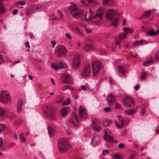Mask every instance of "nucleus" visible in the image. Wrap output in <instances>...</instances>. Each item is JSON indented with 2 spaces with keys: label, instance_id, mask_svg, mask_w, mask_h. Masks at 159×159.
<instances>
[{
  "label": "nucleus",
  "instance_id": "obj_1",
  "mask_svg": "<svg viewBox=\"0 0 159 159\" xmlns=\"http://www.w3.org/2000/svg\"><path fill=\"white\" fill-rule=\"evenodd\" d=\"M66 52L67 50L66 48L64 46L61 45L57 46L54 50L55 55L58 57L65 56Z\"/></svg>",
  "mask_w": 159,
  "mask_h": 159
},
{
  "label": "nucleus",
  "instance_id": "obj_2",
  "mask_svg": "<svg viewBox=\"0 0 159 159\" xmlns=\"http://www.w3.org/2000/svg\"><path fill=\"white\" fill-rule=\"evenodd\" d=\"M102 66L101 63L99 61H95L92 63V71L93 76H97L100 72Z\"/></svg>",
  "mask_w": 159,
  "mask_h": 159
},
{
  "label": "nucleus",
  "instance_id": "obj_3",
  "mask_svg": "<svg viewBox=\"0 0 159 159\" xmlns=\"http://www.w3.org/2000/svg\"><path fill=\"white\" fill-rule=\"evenodd\" d=\"M67 142L64 139H61L59 140L57 147L58 150L60 152L64 153L67 150Z\"/></svg>",
  "mask_w": 159,
  "mask_h": 159
},
{
  "label": "nucleus",
  "instance_id": "obj_4",
  "mask_svg": "<svg viewBox=\"0 0 159 159\" xmlns=\"http://www.w3.org/2000/svg\"><path fill=\"white\" fill-rule=\"evenodd\" d=\"M46 111L50 115L52 120H55L56 119V116L54 114V109L49 104L46 105Z\"/></svg>",
  "mask_w": 159,
  "mask_h": 159
},
{
  "label": "nucleus",
  "instance_id": "obj_5",
  "mask_svg": "<svg viewBox=\"0 0 159 159\" xmlns=\"http://www.w3.org/2000/svg\"><path fill=\"white\" fill-rule=\"evenodd\" d=\"M80 56L79 54H76L73 59L72 66L75 69H78L80 66Z\"/></svg>",
  "mask_w": 159,
  "mask_h": 159
},
{
  "label": "nucleus",
  "instance_id": "obj_6",
  "mask_svg": "<svg viewBox=\"0 0 159 159\" xmlns=\"http://www.w3.org/2000/svg\"><path fill=\"white\" fill-rule=\"evenodd\" d=\"M123 104L127 107H133L135 104V102L130 97H127L122 101Z\"/></svg>",
  "mask_w": 159,
  "mask_h": 159
},
{
  "label": "nucleus",
  "instance_id": "obj_7",
  "mask_svg": "<svg viewBox=\"0 0 159 159\" xmlns=\"http://www.w3.org/2000/svg\"><path fill=\"white\" fill-rule=\"evenodd\" d=\"M11 100L10 94L6 92H1L0 96V101L2 102H7Z\"/></svg>",
  "mask_w": 159,
  "mask_h": 159
},
{
  "label": "nucleus",
  "instance_id": "obj_8",
  "mask_svg": "<svg viewBox=\"0 0 159 159\" xmlns=\"http://www.w3.org/2000/svg\"><path fill=\"white\" fill-rule=\"evenodd\" d=\"M68 122L70 124H73L75 126L77 125L79 123V120L77 115L76 113H74L68 120Z\"/></svg>",
  "mask_w": 159,
  "mask_h": 159
},
{
  "label": "nucleus",
  "instance_id": "obj_9",
  "mask_svg": "<svg viewBox=\"0 0 159 159\" xmlns=\"http://www.w3.org/2000/svg\"><path fill=\"white\" fill-rule=\"evenodd\" d=\"M62 79L64 84H70L72 82V79L70 75L68 73L63 74Z\"/></svg>",
  "mask_w": 159,
  "mask_h": 159
},
{
  "label": "nucleus",
  "instance_id": "obj_10",
  "mask_svg": "<svg viewBox=\"0 0 159 159\" xmlns=\"http://www.w3.org/2000/svg\"><path fill=\"white\" fill-rule=\"evenodd\" d=\"M105 12V9L104 8L100 7L96 11V14L93 16V18H96L97 16H98L100 19H102L103 15Z\"/></svg>",
  "mask_w": 159,
  "mask_h": 159
},
{
  "label": "nucleus",
  "instance_id": "obj_11",
  "mask_svg": "<svg viewBox=\"0 0 159 159\" xmlns=\"http://www.w3.org/2000/svg\"><path fill=\"white\" fill-rule=\"evenodd\" d=\"M117 117L118 118L119 120L121 122V123L119 125L118 122H115L116 126L118 128L121 129L125 125L123 118L121 116H118Z\"/></svg>",
  "mask_w": 159,
  "mask_h": 159
},
{
  "label": "nucleus",
  "instance_id": "obj_12",
  "mask_svg": "<svg viewBox=\"0 0 159 159\" xmlns=\"http://www.w3.org/2000/svg\"><path fill=\"white\" fill-rule=\"evenodd\" d=\"M91 66L88 65L85 66L83 70L82 74L83 76H88L89 75L90 73Z\"/></svg>",
  "mask_w": 159,
  "mask_h": 159
},
{
  "label": "nucleus",
  "instance_id": "obj_13",
  "mask_svg": "<svg viewBox=\"0 0 159 159\" xmlns=\"http://www.w3.org/2000/svg\"><path fill=\"white\" fill-rule=\"evenodd\" d=\"M89 11L87 12L86 11L85 15V20L86 21H89L92 19L95 18L93 17V16H92L93 12L91 9L90 8H89Z\"/></svg>",
  "mask_w": 159,
  "mask_h": 159
},
{
  "label": "nucleus",
  "instance_id": "obj_14",
  "mask_svg": "<svg viewBox=\"0 0 159 159\" xmlns=\"http://www.w3.org/2000/svg\"><path fill=\"white\" fill-rule=\"evenodd\" d=\"M70 4L71 5L68 6L67 8L72 14L74 11L78 10V8L75 3L71 2Z\"/></svg>",
  "mask_w": 159,
  "mask_h": 159
},
{
  "label": "nucleus",
  "instance_id": "obj_15",
  "mask_svg": "<svg viewBox=\"0 0 159 159\" xmlns=\"http://www.w3.org/2000/svg\"><path fill=\"white\" fill-rule=\"evenodd\" d=\"M70 111V108L69 107H67L62 108L60 112L61 115L63 117H65Z\"/></svg>",
  "mask_w": 159,
  "mask_h": 159
},
{
  "label": "nucleus",
  "instance_id": "obj_16",
  "mask_svg": "<svg viewBox=\"0 0 159 159\" xmlns=\"http://www.w3.org/2000/svg\"><path fill=\"white\" fill-rule=\"evenodd\" d=\"M87 111L84 108L83 106H80L79 107V114L81 119L83 118V116L86 115Z\"/></svg>",
  "mask_w": 159,
  "mask_h": 159
},
{
  "label": "nucleus",
  "instance_id": "obj_17",
  "mask_svg": "<svg viewBox=\"0 0 159 159\" xmlns=\"http://www.w3.org/2000/svg\"><path fill=\"white\" fill-rule=\"evenodd\" d=\"M116 99L115 96L111 94H109L107 98V100L109 105H111L114 102Z\"/></svg>",
  "mask_w": 159,
  "mask_h": 159
},
{
  "label": "nucleus",
  "instance_id": "obj_18",
  "mask_svg": "<svg viewBox=\"0 0 159 159\" xmlns=\"http://www.w3.org/2000/svg\"><path fill=\"white\" fill-rule=\"evenodd\" d=\"M91 126L93 129L95 131H99L101 129V126L94 122L93 120H92Z\"/></svg>",
  "mask_w": 159,
  "mask_h": 159
},
{
  "label": "nucleus",
  "instance_id": "obj_19",
  "mask_svg": "<svg viewBox=\"0 0 159 159\" xmlns=\"http://www.w3.org/2000/svg\"><path fill=\"white\" fill-rule=\"evenodd\" d=\"M147 34L150 36H155L159 34V30H157L155 31L154 29H152L148 30Z\"/></svg>",
  "mask_w": 159,
  "mask_h": 159
},
{
  "label": "nucleus",
  "instance_id": "obj_20",
  "mask_svg": "<svg viewBox=\"0 0 159 159\" xmlns=\"http://www.w3.org/2000/svg\"><path fill=\"white\" fill-rule=\"evenodd\" d=\"M148 43L147 41L144 40H142L140 41H136L134 42L132 44L134 46H138L146 44Z\"/></svg>",
  "mask_w": 159,
  "mask_h": 159
},
{
  "label": "nucleus",
  "instance_id": "obj_21",
  "mask_svg": "<svg viewBox=\"0 0 159 159\" xmlns=\"http://www.w3.org/2000/svg\"><path fill=\"white\" fill-rule=\"evenodd\" d=\"M115 14V11L113 10H110L107 12L106 16L107 19H109L113 17Z\"/></svg>",
  "mask_w": 159,
  "mask_h": 159
},
{
  "label": "nucleus",
  "instance_id": "obj_22",
  "mask_svg": "<svg viewBox=\"0 0 159 159\" xmlns=\"http://www.w3.org/2000/svg\"><path fill=\"white\" fill-rule=\"evenodd\" d=\"M154 62V61L153 57H151L148 58L147 61L144 62L143 63V65L144 66H147L152 64Z\"/></svg>",
  "mask_w": 159,
  "mask_h": 159
},
{
  "label": "nucleus",
  "instance_id": "obj_23",
  "mask_svg": "<svg viewBox=\"0 0 159 159\" xmlns=\"http://www.w3.org/2000/svg\"><path fill=\"white\" fill-rule=\"evenodd\" d=\"M48 134L50 137L53 136L55 134V130L52 127L48 126Z\"/></svg>",
  "mask_w": 159,
  "mask_h": 159
},
{
  "label": "nucleus",
  "instance_id": "obj_24",
  "mask_svg": "<svg viewBox=\"0 0 159 159\" xmlns=\"http://www.w3.org/2000/svg\"><path fill=\"white\" fill-rule=\"evenodd\" d=\"M104 139L105 140L107 141L111 142L113 140L114 137L112 136L105 133L104 136Z\"/></svg>",
  "mask_w": 159,
  "mask_h": 159
},
{
  "label": "nucleus",
  "instance_id": "obj_25",
  "mask_svg": "<svg viewBox=\"0 0 159 159\" xmlns=\"http://www.w3.org/2000/svg\"><path fill=\"white\" fill-rule=\"evenodd\" d=\"M137 111V108H134L131 109H127L125 111V113L129 115H132L135 113Z\"/></svg>",
  "mask_w": 159,
  "mask_h": 159
},
{
  "label": "nucleus",
  "instance_id": "obj_26",
  "mask_svg": "<svg viewBox=\"0 0 159 159\" xmlns=\"http://www.w3.org/2000/svg\"><path fill=\"white\" fill-rule=\"evenodd\" d=\"M118 23L119 20L118 19H113L111 20V24L114 27L118 25Z\"/></svg>",
  "mask_w": 159,
  "mask_h": 159
},
{
  "label": "nucleus",
  "instance_id": "obj_27",
  "mask_svg": "<svg viewBox=\"0 0 159 159\" xmlns=\"http://www.w3.org/2000/svg\"><path fill=\"white\" fill-rule=\"evenodd\" d=\"M23 102L21 100L19 101L17 103V108L18 112H20L21 111L22 108L21 107V106L23 104Z\"/></svg>",
  "mask_w": 159,
  "mask_h": 159
},
{
  "label": "nucleus",
  "instance_id": "obj_28",
  "mask_svg": "<svg viewBox=\"0 0 159 159\" xmlns=\"http://www.w3.org/2000/svg\"><path fill=\"white\" fill-rule=\"evenodd\" d=\"M123 30L124 31V32L127 35L128 33H132L133 32V30L130 28H128L126 27H124Z\"/></svg>",
  "mask_w": 159,
  "mask_h": 159
},
{
  "label": "nucleus",
  "instance_id": "obj_29",
  "mask_svg": "<svg viewBox=\"0 0 159 159\" xmlns=\"http://www.w3.org/2000/svg\"><path fill=\"white\" fill-rule=\"evenodd\" d=\"M38 8L37 7V5H34L33 6H31L30 7L29 10H28V13H31L33 11L37 9H38Z\"/></svg>",
  "mask_w": 159,
  "mask_h": 159
},
{
  "label": "nucleus",
  "instance_id": "obj_30",
  "mask_svg": "<svg viewBox=\"0 0 159 159\" xmlns=\"http://www.w3.org/2000/svg\"><path fill=\"white\" fill-rule=\"evenodd\" d=\"M92 48V45L91 44H84L83 48L84 50L87 51H89Z\"/></svg>",
  "mask_w": 159,
  "mask_h": 159
},
{
  "label": "nucleus",
  "instance_id": "obj_31",
  "mask_svg": "<svg viewBox=\"0 0 159 159\" xmlns=\"http://www.w3.org/2000/svg\"><path fill=\"white\" fill-rule=\"evenodd\" d=\"M19 139L21 143H24L25 142L26 138L25 137L23 133H22L20 134L19 137Z\"/></svg>",
  "mask_w": 159,
  "mask_h": 159
},
{
  "label": "nucleus",
  "instance_id": "obj_32",
  "mask_svg": "<svg viewBox=\"0 0 159 159\" xmlns=\"http://www.w3.org/2000/svg\"><path fill=\"white\" fill-rule=\"evenodd\" d=\"M118 72L120 73H122V74L124 75L125 74V69L122 66L119 65L118 66Z\"/></svg>",
  "mask_w": 159,
  "mask_h": 159
},
{
  "label": "nucleus",
  "instance_id": "obj_33",
  "mask_svg": "<svg viewBox=\"0 0 159 159\" xmlns=\"http://www.w3.org/2000/svg\"><path fill=\"white\" fill-rule=\"evenodd\" d=\"M5 9L4 7L3 3L2 1H0V14L4 13Z\"/></svg>",
  "mask_w": 159,
  "mask_h": 159
},
{
  "label": "nucleus",
  "instance_id": "obj_34",
  "mask_svg": "<svg viewBox=\"0 0 159 159\" xmlns=\"http://www.w3.org/2000/svg\"><path fill=\"white\" fill-rule=\"evenodd\" d=\"M58 65L59 69L65 68L67 67L66 64L64 63H58Z\"/></svg>",
  "mask_w": 159,
  "mask_h": 159
},
{
  "label": "nucleus",
  "instance_id": "obj_35",
  "mask_svg": "<svg viewBox=\"0 0 159 159\" xmlns=\"http://www.w3.org/2000/svg\"><path fill=\"white\" fill-rule=\"evenodd\" d=\"M7 111V110L6 109H3L0 106V116H3Z\"/></svg>",
  "mask_w": 159,
  "mask_h": 159
},
{
  "label": "nucleus",
  "instance_id": "obj_36",
  "mask_svg": "<svg viewBox=\"0 0 159 159\" xmlns=\"http://www.w3.org/2000/svg\"><path fill=\"white\" fill-rule=\"evenodd\" d=\"M82 13V11H79L77 12H75L73 14L72 16L73 17H75L80 16Z\"/></svg>",
  "mask_w": 159,
  "mask_h": 159
},
{
  "label": "nucleus",
  "instance_id": "obj_37",
  "mask_svg": "<svg viewBox=\"0 0 159 159\" xmlns=\"http://www.w3.org/2000/svg\"><path fill=\"white\" fill-rule=\"evenodd\" d=\"M69 89L71 90L72 89V88L70 85H66L62 87L61 89L63 91Z\"/></svg>",
  "mask_w": 159,
  "mask_h": 159
},
{
  "label": "nucleus",
  "instance_id": "obj_38",
  "mask_svg": "<svg viewBox=\"0 0 159 159\" xmlns=\"http://www.w3.org/2000/svg\"><path fill=\"white\" fill-rule=\"evenodd\" d=\"M154 60L156 61H159V50H158L155 54Z\"/></svg>",
  "mask_w": 159,
  "mask_h": 159
},
{
  "label": "nucleus",
  "instance_id": "obj_39",
  "mask_svg": "<svg viewBox=\"0 0 159 159\" xmlns=\"http://www.w3.org/2000/svg\"><path fill=\"white\" fill-rule=\"evenodd\" d=\"M152 12V10H149L146 12H145L144 13L143 15L146 17H148L150 16Z\"/></svg>",
  "mask_w": 159,
  "mask_h": 159
},
{
  "label": "nucleus",
  "instance_id": "obj_40",
  "mask_svg": "<svg viewBox=\"0 0 159 159\" xmlns=\"http://www.w3.org/2000/svg\"><path fill=\"white\" fill-rule=\"evenodd\" d=\"M147 74L145 72H143L142 73L141 75L140 76V78L141 79H144L146 77Z\"/></svg>",
  "mask_w": 159,
  "mask_h": 159
},
{
  "label": "nucleus",
  "instance_id": "obj_41",
  "mask_svg": "<svg viewBox=\"0 0 159 159\" xmlns=\"http://www.w3.org/2000/svg\"><path fill=\"white\" fill-rule=\"evenodd\" d=\"M126 34L124 32L121 34L119 36V38L120 39H124L126 38Z\"/></svg>",
  "mask_w": 159,
  "mask_h": 159
},
{
  "label": "nucleus",
  "instance_id": "obj_42",
  "mask_svg": "<svg viewBox=\"0 0 159 159\" xmlns=\"http://www.w3.org/2000/svg\"><path fill=\"white\" fill-rule=\"evenodd\" d=\"M115 108L120 110H122V107L121 105L118 102L116 103Z\"/></svg>",
  "mask_w": 159,
  "mask_h": 159
},
{
  "label": "nucleus",
  "instance_id": "obj_43",
  "mask_svg": "<svg viewBox=\"0 0 159 159\" xmlns=\"http://www.w3.org/2000/svg\"><path fill=\"white\" fill-rule=\"evenodd\" d=\"M52 68L55 70H57L59 69L58 68V63L56 65L54 64H52L51 65Z\"/></svg>",
  "mask_w": 159,
  "mask_h": 159
},
{
  "label": "nucleus",
  "instance_id": "obj_44",
  "mask_svg": "<svg viewBox=\"0 0 159 159\" xmlns=\"http://www.w3.org/2000/svg\"><path fill=\"white\" fill-rule=\"evenodd\" d=\"M70 98H67L63 103V105H67L70 102Z\"/></svg>",
  "mask_w": 159,
  "mask_h": 159
},
{
  "label": "nucleus",
  "instance_id": "obj_45",
  "mask_svg": "<svg viewBox=\"0 0 159 159\" xmlns=\"http://www.w3.org/2000/svg\"><path fill=\"white\" fill-rule=\"evenodd\" d=\"M113 159H123L121 157L117 154L113 155Z\"/></svg>",
  "mask_w": 159,
  "mask_h": 159
},
{
  "label": "nucleus",
  "instance_id": "obj_46",
  "mask_svg": "<svg viewBox=\"0 0 159 159\" xmlns=\"http://www.w3.org/2000/svg\"><path fill=\"white\" fill-rule=\"evenodd\" d=\"M5 128V126L3 124H0V133L2 132Z\"/></svg>",
  "mask_w": 159,
  "mask_h": 159
},
{
  "label": "nucleus",
  "instance_id": "obj_47",
  "mask_svg": "<svg viewBox=\"0 0 159 159\" xmlns=\"http://www.w3.org/2000/svg\"><path fill=\"white\" fill-rule=\"evenodd\" d=\"M111 122V120H107L104 123L105 125L107 126L109 125Z\"/></svg>",
  "mask_w": 159,
  "mask_h": 159
},
{
  "label": "nucleus",
  "instance_id": "obj_48",
  "mask_svg": "<svg viewBox=\"0 0 159 159\" xmlns=\"http://www.w3.org/2000/svg\"><path fill=\"white\" fill-rule=\"evenodd\" d=\"M4 62V58L0 54V65L3 64Z\"/></svg>",
  "mask_w": 159,
  "mask_h": 159
},
{
  "label": "nucleus",
  "instance_id": "obj_49",
  "mask_svg": "<svg viewBox=\"0 0 159 159\" xmlns=\"http://www.w3.org/2000/svg\"><path fill=\"white\" fill-rule=\"evenodd\" d=\"M109 0H102V3L104 6H105L107 4Z\"/></svg>",
  "mask_w": 159,
  "mask_h": 159
},
{
  "label": "nucleus",
  "instance_id": "obj_50",
  "mask_svg": "<svg viewBox=\"0 0 159 159\" xmlns=\"http://www.w3.org/2000/svg\"><path fill=\"white\" fill-rule=\"evenodd\" d=\"M57 12H58V14L60 16L61 18H62L63 17V14L62 12L60 10H57Z\"/></svg>",
  "mask_w": 159,
  "mask_h": 159
},
{
  "label": "nucleus",
  "instance_id": "obj_51",
  "mask_svg": "<svg viewBox=\"0 0 159 159\" xmlns=\"http://www.w3.org/2000/svg\"><path fill=\"white\" fill-rule=\"evenodd\" d=\"M109 152V151L107 150H104L102 152V155L103 156L107 154Z\"/></svg>",
  "mask_w": 159,
  "mask_h": 159
},
{
  "label": "nucleus",
  "instance_id": "obj_52",
  "mask_svg": "<svg viewBox=\"0 0 159 159\" xmlns=\"http://www.w3.org/2000/svg\"><path fill=\"white\" fill-rule=\"evenodd\" d=\"M111 109V108L110 107H107L104 109V110L106 112H108L110 111Z\"/></svg>",
  "mask_w": 159,
  "mask_h": 159
},
{
  "label": "nucleus",
  "instance_id": "obj_53",
  "mask_svg": "<svg viewBox=\"0 0 159 159\" xmlns=\"http://www.w3.org/2000/svg\"><path fill=\"white\" fill-rule=\"evenodd\" d=\"M84 27L85 28L86 32L87 33H89L91 32V30L90 29L86 28V26H85Z\"/></svg>",
  "mask_w": 159,
  "mask_h": 159
},
{
  "label": "nucleus",
  "instance_id": "obj_54",
  "mask_svg": "<svg viewBox=\"0 0 159 159\" xmlns=\"http://www.w3.org/2000/svg\"><path fill=\"white\" fill-rule=\"evenodd\" d=\"M66 37L69 39H71L72 38L71 35L68 33H66L65 34Z\"/></svg>",
  "mask_w": 159,
  "mask_h": 159
},
{
  "label": "nucleus",
  "instance_id": "obj_55",
  "mask_svg": "<svg viewBox=\"0 0 159 159\" xmlns=\"http://www.w3.org/2000/svg\"><path fill=\"white\" fill-rule=\"evenodd\" d=\"M3 144V141L1 137H0V148L2 146Z\"/></svg>",
  "mask_w": 159,
  "mask_h": 159
},
{
  "label": "nucleus",
  "instance_id": "obj_56",
  "mask_svg": "<svg viewBox=\"0 0 159 159\" xmlns=\"http://www.w3.org/2000/svg\"><path fill=\"white\" fill-rule=\"evenodd\" d=\"M119 147L121 148H125V145L124 144L121 143L119 144Z\"/></svg>",
  "mask_w": 159,
  "mask_h": 159
},
{
  "label": "nucleus",
  "instance_id": "obj_57",
  "mask_svg": "<svg viewBox=\"0 0 159 159\" xmlns=\"http://www.w3.org/2000/svg\"><path fill=\"white\" fill-rule=\"evenodd\" d=\"M51 43L52 45V48H54L55 47V45L56 43L55 40H52L51 41Z\"/></svg>",
  "mask_w": 159,
  "mask_h": 159
},
{
  "label": "nucleus",
  "instance_id": "obj_58",
  "mask_svg": "<svg viewBox=\"0 0 159 159\" xmlns=\"http://www.w3.org/2000/svg\"><path fill=\"white\" fill-rule=\"evenodd\" d=\"M25 46L27 48H30V46L29 45V42L28 41H27L25 43Z\"/></svg>",
  "mask_w": 159,
  "mask_h": 159
},
{
  "label": "nucleus",
  "instance_id": "obj_59",
  "mask_svg": "<svg viewBox=\"0 0 159 159\" xmlns=\"http://www.w3.org/2000/svg\"><path fill=\"white\" fill-rule=\"evenodd\" d=\"M146 111V107H144L143 108L142 110V114L144 113Z\"/></svg>",
  "mask_w": 159,
  "mask_h": 159
},
{
  "label": "nucleus",
  "instance_id": "obj_60",
  "mask_svg": "<svg viewBox=\"0 0 159 159\" xmlns=\"http://www.w3.org/2000/svg\"><path fill=\"white\" fill-rule=\"evenodd\" d=\"M22 121L21 120H19L15 122V124L17 125H20Z\"/></svg>",
  "mask_w": 159,
  "mask_h": 159
},
{
  "label": "nucleus",
  "instance_id": "obj_61",
  "mask_svg": "<svg viewBox=\"0 0 159 159\" xmlns=\"http://www.w3.org/2000/svg\"><path fill=\"white\" fill-rule=\"evenodd\" d=\"M18 3L19 4H20V5H24L25 4V3L24 2H23L22 1H19L18 2Z\"/></svg>",
  "mask_w": 159,
  "mask_h": 159
},
{
  "label": "nucleus",
  "instance_id": "obj_62",
  "mask_svg": "<svg viewBox=\"0 0 159 159\" xmlns=\"http://www.w3.org/2000/svg\"><path fill=\"white\" fill-rule=\"evenodd\" d=\"M120 41H119L118 40L116 41V45H118L119 48H120Z\"/></svg>",
  "mask_w": 159,
  "mask_h": 159
},
{
  "label": "nucleus",
  "instance_id": "obj_63",
  "mask_svg": "<svg viewBox=\"0 0 159 159\" xmlns=\"http://www.w3.org/2000/svg\"><path fill=\"white\" fill-rule=\"evenodd\" d=\"M18 11L17 10L14 9L13 10V14L14 15L16 14L18 12Z\"/></svg>",
  "mask_w": 159,
  "mask_h": 159
},
{
  "label": "nucleus",
  "instance_id": "obj_64",
  "mask_svg": "<svg viewBox=\"0 0 159 159\" xmlns=\"http://www.w3.org/2000/svg\"><path fill=\"white\" fill-rule=\"evenodd\" d=\"M85 0H80V1L82 4H83L84 5L86 6H87V5H86L85 3Z\"/></svg>",
  "mask_w": 159,
  "mask_h": 159
}]
</instances>
